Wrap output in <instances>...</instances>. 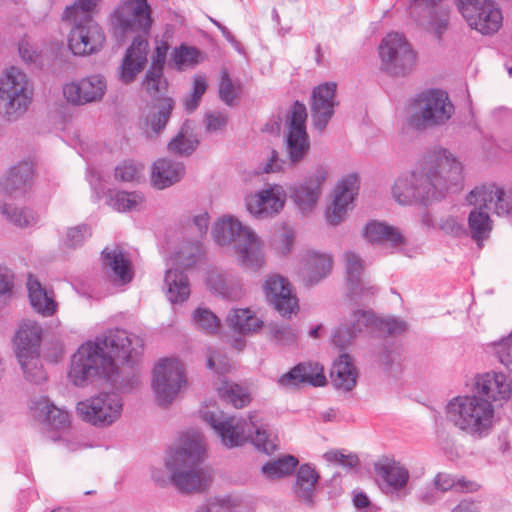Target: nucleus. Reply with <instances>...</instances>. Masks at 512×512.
I'll use <instances>...</instances> for the list:
<instances>
[{
  "instance_id": "63",
  "label": "nucleus",
  "mask_w": 512,
  "mask_h": 512,
  "mask_svg": "<svg viewBox=\"0 0 512 512\" xmlns=\"http://www.w3.org/2000/svg\"><path fill=\"white\" fill-rule=\"evenodd\" d=\"M172 33L169 30L163 34L161 39H156V46L152 56V62L150 67L164 68L168 50L170 49V39Z\"/></svg>"
},
{
  "instance_id": "62",
  "label": "nucleus",
  "mask_w": 512,
  "mask_h": 512,
  "mask_svg": "<svg viewBox=\"0 0 512 512\" xmlns=\"http://www.w3.org/2000/svg\"><path fill=\"white\" fill-rule=\"evenodd\" d=\"M379 363L392 375L401 371V357L395 348L384 347L379 354Z\"/></svg>"
},
{
  "instance_id": "12",
  "label": "nucleus",
  "mask_w": 512,
  "mask_h": 512,
  "mask_svg": "<svg viewBox=\"0 0 512 512\" xmlns=\"http://www.w3.org/2000/svg\"><path fill=\"white\" fill-rule=\"evenodd\" d=\"M378 49L381 69L392 76H406L416 66L417 53L403 34L388 33Z\"/></svg>"
},
{
  "instance_id": "29",
  "label": "nucleus",
  "mask_w": 512,
  "mask_h": 512,
  "mask_svg": "<svg viewBox=\"0 0 512 512\" xmlns=\"http://www.w3.org/2000/svg\"><path fill=\"white\" fill-rule=\"evenodd\" d=\"M359 376L354 359L348 354L339 355L330 370L331 383L340 392L352 391L358 383Z\"/></svg>"
},
{
  "instance_id": "1",
  "label": "nucleus",
  "mask_w": 512,
  "mask_h": 512,
  "mask_svg": "<svg viewBox=\"0 0 512 512\" xmlns=\"http://www.w3.org/2000/svg\"><path fill=\"white\" fill-rule=\"evenodd\" d=\"M143 340L123 329H111L82 344L71 358L68 378L77 387H85L97 379H105L118 389L133 387L137 379H124L119 362L138 356Z\"/></svg>"
},
{
  "instance_id": "14",
  "label": "nucleus",
  "mask_w": 512,
  "mask_h": 512,
  "mask_svg": "<svg viewBox=\"0 0 512 512\" xmlns=\"http://www.w3.org/2000/svg\"><path fill=\"white\" fill-rule=\"evenodd\" d=\"M123 399L115 392H101L76 405L78 416L86 423L106 428L118 422L123 413Z\"/></svg>"
},
{
  "instance_id": "23",
  "label": "nucleus",
  "mask_w": 512,
  "mask_h": 512,
  "mask_svg": "<svg viewBox=\"0 0 512 512\" xmlns=\"http://www.w3.org/2000/svg\"><path fill=\"white\" fill-rule=\"evenodd\" d=\"M335 82H326L313 89L311 101L312 124L319 132L324 131L338 105Z\"/></svg>"
},
{
  "instance_id": "3",
  "label": "nucleus",
  "mask_w": 512,
  "mask_h": 512,
  "mask_svg": "<svg viewBox=\"0 0 512 512\" xmlns=\"http://www.w3.org/2000/svg\"><path fill=\"white\" fill-rule=\"evenodd\" d=\"M112 35L123 41L128 34L137 33L127 48L119 68L118 79L124 84L135 81L145 68L148 40L153 25L152 8L148 0H120L108 17Z\"/></svg>"
},
{
  "instance_id": "25",
  "label": "nucleus",
  "mask_w": 512,
  "mask_h": 512,
  "mask_svg": "<svg viewBox=\"0 0 512 512\" xmlns=\"http://www.w3.org/2000/svg\"><path fill=\"white\" fill-rule=\"evenodd\" d=\"M102 266L107 276L117 285H125L134 277L130 255L119 246L106 247L102 251Z\"/></svg>"
},
{
  "instance_id": "26",
  "label": "nucleus",
  "mask_w": 512,
  "mask_h": 512,
  "mask_svg": "<svg viewBox=\"0 0 512 512\" xmlns=\"http://www.w3.org/2000/svg\"><path fill=\"white\" fill-rule=\"evenodd\" d=\"M377 316L371 309H355L348 321L333 334V343L343 348L365 330H376Z\"/></svg>"
},
{
  "instance_id": "41",
  "label": "nucleus",
  "mask_w": 512,
  "mask_h": 512,
  "mask_svg": "<svg viewBox=\"0 0 512 512\" xmlns=\"http://www.w3.org/2000/svg\"><path fill=\"white\" fill-rule=\"evenodd\" d=\"M103 0H74L64 11V18L69 24L95 21L94 16Z\"/></svg>"
},
{
  "instance_id": "46",
  "label": "nucleus",
  "mask_w": 512,
  "mask_h": 512,
  "mask_svg": "<svg viewBox=\"0 0 512 512\" xmlns=\"http://www.w3.org/2000/svg\"><path fill=\"white\" fill-rule=\"evenodd\" d=\"M297 464V458L286 455L264 464L261 468V472L267 479H279L290 475L295 470Z\"/></svg>"
},
{
  "instance_id": "42",
  "label": "nucleus",
  "mask_w": 512,
  "mask_h": 512,
  "mask_svg": "<svg viewBox=\"0 0 512 512\" xmlns=\"http://www.w3.org/2000/svg\"><path fill=\"white\" fill-rule=\"evenodd\" d=\"M227 320L234 330L242 334L256 332L263 326V321L248 308L233 310Z\"/></svg>"
},
{
  "instance_id": "17",
  "label": "nucleus",
  "mask_w": 512,
  "mask_h": 512,
  "mask_svg": "<svg viewBox=\"0 0 512 512\" xmlns=\"http://www.w3.org/2000/svg\"><path fill=\"white\" fill-rule=\"evenodd\" d=\"M307 112L304 104L295 102L287 119L285 149L293 165L300 163L310 150L309 136L306 131Z\"/></svg>"
},
{
  "instance_id": "50",
  "label": "nucleus",
  "mask_w": 512,
  "mask_h": 512,
  "mask_svg": "<svg viewBox=\"0 0 512 512\" xmlns=\"http://www.w3.org/2000/svg\"><path fill=\"white\" fill-rule=\"evenodd\" d=\"M145 166L140 162L125 160L115 167V179L121 182L138 183L144 178Z\"/></svg>"
},
{
  "instance_id": "19",
  "label": "nucleus",
  "mask_w": 512,
  "mask_h": 512,
  "mask_svg": "<svg viewBox=\"0 0 512 512\" xmlns=\"http://www.w3.org/2000/svg\"><path fill=\"white\" fill-rule=\"evenodd\" d=\"M68 46L74 55L85 56L99 52L106 37L97 21L70 24Z\"/></svg>"
},
{
  "instance_id": "56",
  "label": "nucleus",
  "mask_w": 512,
  "mask_h": 512,
  "mask_svg": "<svg viewBox=\"0 0 512 512\" xmlns=\"http://www.w3.org/2000/svg\"><path fill=\"white\" fill-rule=\"evenodd\" d=\"M492 0H455L456 6L466 20L475 24V15L487 8Z\"/></svg>"
},
{
  "instance_id": "43",
  "label": "nucleus",
  "mask_w": 512,
  "mask_h": 512,
  "mask_svg": "<svg viewBox=\"0 0 512 512\" xmlns=\"http://www.w3.org/2000/svg\"><path fill=\"white\" fill-rule=\"evenodd\" d=\"M202 59V53L197 48L182 44L173 50L168 65L176 70L184 71L194 68Z\"/></svg>"
},
{
  "instance_id": "31",
  "label": "nucleus",
  "mask_w": 512,
  "mask_h": 512,
  "mask_svg": "<svg viewBox=\"0 0 512 512\" xmlns=\"http://www.w3.org/2000/svg\"><path fill=\"white\" fill-rule=\"evenodd\" d=\"M26 286L31 307L35 312L43 317H51L57 312L58 303L53 290H48L33 275L28 276Z\"/></svg>"
},
{
  "instance_id": "37",
  "label": "nucleus",
  "mask_w": 512,
  "mask_h": 512,
  "mask_svg": "<svg viewBox=\"0 0 512 512\" xmlns=\"http://www.w3.org/2000/svg\"><path fill=\"white\" fill-rule=\"evenodd\" d=\"M33 175V165L24 161L10 168L0 182L2 191L9 195H22Z\"/></svg>"
},
{
  "instance_id": "33",
  "label": "nucleus",
  "mask_w": 512,
  "mask_h": 512,
  "mask_svg": "<svg viewBox=\"0 0 512 512\" xmlns=\"http://www.w3.org/2000/svg\"><path fill=\"white\" fill-rule=\"evenodd\" d=\"M163 290L172 304L183 303L191 294L190 282L177 267L169 266L164 276Z\"/></svg>"
},
{
  "instance_id": "35",
  "label": "nucleus",
  "mask_w": 512,
  "mask_h": 512,
  "mask_svg": "<svg viewBox=\"0 0 512 512\" xmlns=\"http://www.w3.org/2000/svg\"><path fill=\"white\" fill-rule=\"evenodd\" d=\"M31 410L35 418L46 422L53 429L61 430L70 425L68 411L54 406L47 398L34 401Z\"/></svg>"
},
{
  "instance_id": "47",
  "label": "nucleus",
  "mask_w": 512,
  "mask_h": 512,
  "mask_svg": "<svg viewBox=\"0 0 512 512\" xmlns=\"http://www.w3.org/2000/svg\"><path fill=\"white\" fill-rule=\"evenodd\" d=\"M241 500L232 495L208 498L195 512H240Z\"/></svg>"
},
{
  "instance_id": "21",
  "label": "nucleus",
  "mask_w": 512,
  "mask_h": 512,
  "mask_svg": "<svg viewBox=\"0 0 512 512\" xmlns=\"http://www.w3.org/2000/svg\"><path fill=\"white\" fill-rule=\"evenodd\" d=\"M267 301L282 315L290 316L298 310V300L287 278L272 274L263 284Z\"/></svg>"
},
{
  "instance_id": "64",
  "label": "nucleus",
  "mask_w": 512,
  "mask_h": 512,
  "mask_svg": "<svg viewBox=\"0 0 512 512\" xmlns=\"http://www.w3.org/2000/svg\"><path fill=\"white\" fill-rule=\"evenodd\" d=\"M206 366L208 369L214 370L218 374H224L230 369V363L226 355L212 348L207 350Z\"/></svg>"
},
{
  "instance_id": "44",
  "label": "nucleus",
  "mask_w": 512,
  "mask_h": 512,
  "mask_svg": "<svg viewBox=\"0 0 512 512\" xmlns=\"http://www.w3.org/2000/svg\"><path fill=\"white\" fill-rule=\"evenodd\" d=\"M0 211L9 222L21 228L34 226L40 219L39 215L28 207L5 203L0 206Z\"/></svg>"
},
{
  "instance_id": "13",
  "label": "nucleus",
  "mask_w": 512,
  "mask_h": 512,
  "mask_svg": "<svg viewBox=\"0 0 512 512\" xmlns=\"http://www.w3.org/2000/svg\"><path fill=\"white\" fill-rule=\"evenodd\" d=\"M186 385L185 366L180 360L164 358L155 365L151 387L159 405H170L186 388Z\"/></svg>"
},
{
  "instance_id": "32",
  "label": "nucleus",
  "mask_w": 512,
  "mask_h": 512,
  "mask_svg": "<svg viewBox=\"0 0 512 512\" xmlns=\"http://www.w3.org/2000/svg\"><path fill=\"white\" fill-rule=\"evenodd\" d=\"M364 238L373 244H385L398 248L405 244L401 231L385 222L369 221L363 229Z\"/></svg>"
},
{
  "instance_id": "48",
  "label": "nucleus",
  "mask_w": 512,
  "mask_h": 512,
  "mask_svg": "<svg viewBox=\"0 0 512 512\" xmlns=\"http://www.w3.org/2000/svg\"><path fill=\"white\" fill-rule=\"evenodd\" d=\"M219 395L235 408H242L250 402L247 391L236 383L223 380L217 387Z\"/></svg>"
},
{
  "instance_id": "60",
  "label": "nucleus",
  "mask_w": 512,
  "mask_h": 512,
  "mask_svg": "<svg viewBox=\"0 0 512 512\" xmlns=\"http://www.w3.org/2000/svg\"><path fill=\"white\" fill-rule=\"evenodd\" d=\"M294 238L293 229L283 227L281 232L274 236L271 246L278 254L286 256L290 254L293 249Z\"/></svg>"
},
{
  "instance_id": "16",
  "label": "nucleus",
  "mask_w": 512,
  "mask_h": 512,
  "mask_svg": "<svg viewBox=\"0 0 512 512\" xmlns=\"http://www.w3.org/2000/svg\"><path fill=\"white\" fill-rule=\"evenodd\" d=\"M327 178L328 169L320 165L289 187L290 199L302 215H309L317 208Z\"/></svg>"
},
{
  "instance_id": "40",
  "label": "nucleus",
  "mask_w": 512,
  "mask_h": 512,
  "mask_svg": "<svg viewBox=\"0 0 512 512\" xmlns=\"http://www.w3.org/2000/svg\"><path fill=\"white\" fill-rule=\"evenodd\" d=\"M502 14L492 0L487 8L475 15V24L467 22L468 25L483 35H490L499 30L502 25Z\"/></svg>"
},
{
  "instance_id": "24",
  "label": "nucleus",
  "mask_w": 512,
  "mask_h": 512,
  "mask_svg": "<svg viewBox=\"0 0 512 512\" xmlns=\"http://www.w3.org/2000/svg\"><path fill=\"white\" fill-rule=\"evenodd\" d=\"M512 387L508 377L498 371L477 374L473 381V393L485 400L493 402L507 401Z\"/></svg>"
},
{
  "instance_id": "34",
  "label": "nucleus",
  "mask_w": 512,
  "mask_h": 512,
  "mask_svg": "<svg viewBox=\"0 0 512 512\" xmlns=\"http://www.w3.org/2000/svg\"><path fill=\"white\" fill-rule=\"evenodd\" d=\"M319 477V473L313 466L301 465L296 472L292 487L295 497L307 505H312Z\"/></svg>"
},
{
  "instance_id": "15",
  "label": "nucleus",
  "mask_w": 512,
  "mask_h": 512,
  "mask_svg": "<svg viewBox=\"0 0 512 512\" xmlns=\"http://www.w3.org/2000/svg\"><path fill=\"white\" fill-rule=\"evenodd\" d=\"M287 191L279 183H268L245 196L247 212L255 219H271L279 215L286 204Z\"/></svg>"
},
{
  "instance_id": "27",
  "label": "nucleus",
  "mask_w": 512,
  "mask_h": 512,
  "mask_svg": "<svg viewBox=\"0 0 512 512\" xmlns=\"http://www.w3.org/2000/svg\"><path fill=\"white\" fill-rule=\"evenodd\" d=\"M206 285L212 293L229 300H238L245 293L242 279L238 275L217 268L208 272Z\"/></svg>"
},
{
  "instance_id": "10",
  "label": "nucleus",
  "mask_w": 512,
  "mask_h": 512,
  "mask_svg": "<svg viewBox=\"0 0 512 512\" xmlns=\"http://www.w3.org/2000/svg\"><path fill=\"white\" fill-rule=\"evenodd\" d=\"M454 114V105L446 92L432 89L418 94L408 111V125L427 130L445 125Z\"/></svg>"
},
{
  "instance_id": "28",
  "label": "nucleus",
  "mask_w": 512,
  "mask_h": 512,
  "mask_svg": "<svg viewBox=\"0 0 512 512\" xmlns=\"http://www.w3.org/2000/svg\"><path fill=\"white\" fill-rule=\"evenodd\" d=\"M299 273L307 284L313 285L326 278L332 270L333 260L327 253L309 250L300 259Z\"/></svg>"
},
{
  "instance_id": "45",
  "label": "nucleus",
  "mask_w": 512,
  "mask_h": 512,
  "mask_svg": "<svg viewBox=\"0 0 512 512\" xmlns=\"http://www.w3.org/2000/svg\"><path fill=\"white\" fill-rule=\"evenodd\" d=\"M197 145L198 140L193 135L190 124L186 122L168 143V150L177 155L188 156L195 151Z\"/></svg>"
},
{
  "instance_id": "2",
  "label": "nucleus",
  "mask_w": 512,
  "mask_h": 512,
  "mask_svg": "<svg viewBox=\"0 0 512 512\" xmlns=\"http://www.w3.org/2000/svg\"><path fill=\"white\" fill-rule=\"evenodd\" d=\"M461 162L448 150L430 152L412 170L399 175L391 186L393 199L400 205H427L457 189L463 179Z\"/></svg>"
},
{
  "instance_id": "54",
  "label": "nucleus",
  "mask_w": 512,
  "mask_h": 512,
  "mask_svg": "<svg viewBox=\"0 0 512 512\" xmlns=\"http://www.w3.org/2000/svg\"><path fill=\"white\" fill-rule=\"evenodd\" d=\"M143 85L147 93L152 97H158L167 88V81L163 76V69L150 67L147 71Z\"/></svg>"
},
{
  "instance_id": "53",
  "label": "nucleus",
  "mask_w": 512,
  "mask_h": 512,
  "mask_svg": "<svg viewBox=\"0 0 512 512\" xmlns=\"http://www.w3.org/2000/svg\"><path fill=\"white\" fill-rule=\"evenodd\" d=\"M298 368H301L303 384H310L315 387L326 385L327 378L324 374V368L319 363H300Z\"/></svg>"
},
{
  "instance_id": "52",
  "label": "nucleus",
  "mask_w": 512,
  "mask_h": 512,
  "mask_svg": "<svg viewBox=\"0 0 512 512\" xmlns=\"http://www.w3.org/2000/svg\"><path fill=\"white\" fill-rule=\"evenodd\" d=\"M192 320L198 330L207 334L215 333L219 326L220 320L209 309L198 307L192 314Z\"/></svg>"
},
{
  "instance_id": "4",
  "label": "nucleus",
  "mask_w": 512,
  "mask_h": 512,
  "mask_svg": "<svg viewBox=\"0 0 512 512\" xmlns=\"http://www.w3.org/2000/svg\"><path fill=\"white\" fill-rule=\"evenodd\" d=\"M206 444L202 434L191 430L183 433L178 446L166 460V468L173 485L182 493L206 490L212 480L207 467L202 466Z\"/></svg>"
},
{
  "instance_id": "49",
  "label": "nucleus",
  "mask_w": 512,
  "mask_h": 512,
  "mask_svg": "<svg viewBox=\"0 0 512 512\" xmlns=\"http://www.w3.org/2000/svg\"><path fill=\"white\" fill-rule=\"evenodd\" d=\"M434 484L441 491L455 489L456 491L472 492L478 489V484L464 477H456L447 473H439L435 477Z\"/></svg>"
},
{
  "instance_id": "39",
  "label": "nucleus",
  "mask_w": 512,
  "mask_h": 512,
  "mask_svg": "<svg viewBox=\"0 0 512 512\" xmlns=\"http://www.w3.org/2000/svg\"><path fill=\"white\" fill-rule=\"evenodd\" d=\"M144 195L139 191L110 190L107 205L117 212H133L143 208Z\"/></svg>"
},
{
  "instance_id": "9",
  "label": "nucleus",
  "mask_w": 512,
  "mask_h": 512,
  "mask_svg": "<svg viewBox=\"0 0 512 512\" xmlns=\"http://www.w3.org/2000/svg\"><path fill=\"white\" fill-rule=\"evenodd\" d=\"M43 329L34 320H23L13 337V351L26 381L41 384L47 379L41 361Z\"/></svg>"
},
{
  "instance_id": "18",
  "label": "nucleus",
  "mask_w": 512,
  "mask_h": 512,
  "mask_svg": "<svg viewBox=\"0 0 512 512\" xmlns=\"http://www.w3.org/2000/svg\"><path fill=\"white\" fill-rule=\"evenodd\" d=\"M359 187L360 180L356 173L343 176L336 183L332 201L325 211V218L330 225L338 226L346 219L348 211L353 208Z\"/></svg>"
},
{
  "instance_id": "36",
  "label": "nucleus",
  "mask_w": 512,
  "mask_h": 512,
  "mask_svg": "<svg viewBox=\"0 0 512 512\" xmlns=\"http://www.w3.org/2000/svg\"><path fill=\"white\" fill-rule=\"evenodd\" d=\"M174 102L164 98L157 106H152L143 118V131L148 138L156 137L167 125Z\"/></svg>"
},
{
  "instance_id": "59",
  "label": "nucleus",
  "mask_w": 512,
  "mask_h": 512,
  "mask_svg": "<svg viewBox=\"0 0 512 512\" xmlns=\"http://www.w3.org/2000/svg\"><path fill=\"white\" fill-rule=\"evenodd\" d=\"M90 235L91 229L87 225L82 224L68 228L62 242L67 248H76L81 246Z\"/></svg>"
},
{
  "instance_id": "22",
  "label": "nucleus",
  "mask_w": 512,
  "mask_h": 512,
  "mask_svg": "<svg viewBox=\"0 0 512 512\" xmlns=\"http://www.w3.org/2000/svg\"><path fill=\"white\" fill-rule=\"evenodd\" d=\"M107 89L104 76L95 74L64 85L63 95L73 105L100 101Z\"/></svg>"
},
{
  "instance_id": "6",
  "label": "nucleus",
  "mask_w": 512,
  "mask_h": 512,
  "mask_svg": "<svg viewBox=\"0 0 512 512\" xmlns=\"http://www.w3.org/2000/svg\"><path fill=\"white\" fill-rule=\"evenodd\" d=\"M214 241L222 246H233L237 263L248 270L258 271L266 259L264 243L256 232L232 215L220 218L212 228Z\"/></svg>"
},
{
  "instance_id": "55",
  "label": "nucleus",
  "mask_w": 512,
  "mask_h": 512,
  "mask_svg": "<svg viewBox=\"0 0 512 512\" xmlns=\"http://www.w3.org/2000/svg\"><path fill=\"white\" fill-rule=\"evenodd\" d=\"M207 90V81L203 75H195L191 93L184 99V107L188 112H193Z\"/></svg>"
},
{
  "instance_id": "30",
  "label": "nucleus",
  "mask_w": 512,
  "mask_h": 512,
  "mask_svg": "<svg viewBox=\"0 0 512 512\" xmlns=\"http://www.w3.org/2000/svg\"><path fill=\"white\" fill-rule=\"evenodd\" d=\"M185 174L184 164L169 158H160L151 166V183L159 189L168 188L179 182Z\"/></svg>"
},
{
  "instance_id": "5",
  "label": "nucleus",
  "mask_w": 512,
  "mask_h": 512,
  "mask_svg": "<svg viewBox=\"0 0 512 512\" xmlns=\"http://www.w3.org/2000/svg\"><path fill=\"white\" fill-rule=\"evenodd\" d=\"M202 418L226 447L233 448L251 441L259 451L266 454L277 449L275 439L268 433L266 425L256 413L244 419L227 417L221 411H204Z\"/></svg>"
},
{
  "instance_id": "20",
  "label": "nucleus",
  "mask_w": 512,
  "mask_h": 512,
  "mask_svg": "<svg viewBox=\"0 0 512 512\" xmlns=\"http://www.w3.org/2000/svg\"><path fill=\"white\" fill-rule=\"evenodd\" d=\"M375 471L379 477V488L383 493L397 498L409 494L407 484L410 474L400 462L383 458L375 464Z\"/></svg>"
},
{
  "instance_id": "51",
  "label": "nucleus",
  "mask_w": 512,
  "mask_h": 512,
  "mask_svg": "<svg viewBox=\"0 0 512 512\" xmlns=\"http://www.w3.org/2000/svg\"><path fill=\"white\" fill-rule=\"evenodd\" d=\"M349 300L354 305H364L369 303L374 295L378 292V288L363 279L347 284Z\"/></svg>"
},
{
  "instance_id": "58",
  "label": "nucleus",
  "mask_w": 512,
  "mask_h": 512,
  "mask_svg": "<svg viewBox=\"0 0 512 512\" xmlns=\"http://www.w3.org/2000/svg\"><path fill=\"white\" fill-rule=\"evenodd\" d=\"M240 87L235 84L229 77L226 70L221 72V80L219 83V97L227 105H233L239 95Z\"/></svg>"
},
{
  "instance_id": "61",
  "label": "nucleus",
  "mask_w": 512,
  "mask_h": 512,
  "mask_svg": "<svg viewBox=\"0 0 512 512\" xmlns=\"http://www.w3.org/2000/svg\"><path fill=\"white\" fill-rule=\"evenodd\" d=\"M346 263L347 284L362 279L364 265L359 255L348 251L344 254Z\"/></svg>"
},
{
  "instance_id": "38",
  "label": "nucleus",
  "mask_w": 512,
  "mask_h": 512,
  "mask_svg": "<svg viewBox=\"0 0 512 512\" xmlns=\"http://www.w3.org/2000/svg\"><path fill=\"white\" fill-rule=\"evenodd\" d=\"M203 253V246L199 241L183 242L169 257L167 266L189 269L199 261Z\"/></svg>"
},
{
  "instance_id": "57",
  "label": "nucleus",
  "mask_w": 512,
  "mask_h": 512,
  "mask_svg": "<svg viewBox=\"0 0 512 512\" xmlns=\"http://www.w3.org/2000/svg\"><path fill=\"white\" fill-rule=\"evenodd\" d=\"M376 330L382 334L397 336L407 330V324L405 321L392 316L377 317Z\"/></svg>"
},
{
  "instance_id": "7",
  "label": "nucleus",
  "mask_w": 512,
  "mask_h": 512,
  "mask_svg": "<svg viewBox=\"0 0 512 512\" xmlns=\"http://www.w3.org/2000/svg\"><path fill=\"white\" fill-rule=\"evenodd\" d=\"M448 423L459 431L473 437L488 436L495 423V408L490 401L477 395L466 394L453 397L445 406Z\"/></svg>"
},
{
  "instance_id": "11",
  "label": "nucleus",
  "mask_w": 512,
  "mask_h": 512,
  "mask_svg": "<svg viewBox=\"0 0 512 512\" xmlns=\"http://www.w3.org/2000/svg\"><path fill=\"white\" fill-rule=\"evenodd\" d=\"M32 88L27 76L10 67L0 76V114L9 120L21 117L32 100Z\"/></svg>"
},
{
  "instance_id": "8",
  "label": "nucleus",
  "mask_w": 512,
  "mask_h": 512,
  "mask_svg": "<svg viewBox=\"0 0 512 512\" xmlns=\"http://www.w3.org/2000/svg\"><path fill=\"white\" fill-rule=\"evenodd\" d=\"M466 200L474 207L468 216L471 237L481 246L493 228L488 211L493 209L497 215L508 214L512 210V202L505 197V192L494 184L475 187L469 192Z\"/></svg>"
}]
</instances>
